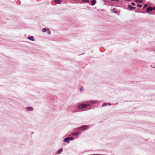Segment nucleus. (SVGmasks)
I'll list each match as a JSON object with an SVG mask.
<instances>
[{
	"label": "nucleus",
	"mask_w": 155,
	"mask_h": 155,
	"mask_svg": "<svg viewBox=\"0 0 155 155\" xmlns=\"http://www.w3.org/2000/svg\"><path fill=\"white\" fill-rule=\"evenodd\" d=\"M62 151V149H60L59 150L56 152V153L58 154H60Z\"/></svg>",
	"instance_id": "obj_7"
},
{
	"label": "nucleus",
	"mask_w": 155,
	"mask_h": 155,
	"mask_svg": "<svg viewBox=\"0 0 155 155\" xmlns=\"http://www.w3.org/2000/svg\"><path fill=\"white\" fill-rule=\"evenodd\" d=\"M90 106L89 104H82L78 105V107L80 109H82L84 108Z\"/></svg>",
	"instance_id": "obj_1"
},
{
	"label": "nucleus",
	"mask_w": 155,
	"mask_h": 155,
	"mask_svg": "<svg viewBox=\"0 0 155 155\" xmlns=\"http://www.w3.org/2000/svg\"><path fill=\"white\" fill-rule=\"evenodd\" d=\"M84 90V89L82 87H81L80 89V91L81 92H82Z\"/></svg>",
	"instance_id": "obj_14"
},
{
	"label": "nucleus",
	"mask_w": 155,
	"mask_h": 155,
	"mask_svg": "<svg viewBox=\"0 0 155 155\" xmlns=\"http://www.w3.org/2000/svg\"><path fill=\"white\" fill-rule=\"evenodd\" d=\"M46 31H47V30L46 28H44L42 29V31L44 32H46Z\"/></svg>",
	"instance_id": "obj_17"
},
{
	"label": "nucleus",
	"mask_w": 155,
	"mask_h": 155,
	"mask_svg": "<svg viewBox=\"0 0 155 155\" xmlns=\"http://www.w3.org/2000/svg\"><path fill=\"white\" fill-rule=\"evenodd\" d=\"M114 9H113V12L115 13H117V11H114Z\"/></svg>",
	"instance_id": "obj_22"
},
{
	"label": "nucleus",
	"mask_w": 155,
	"mask_h": 155,
	"mask_svg": "<svg viewBox=\"0 0 155 155\" xmlns=\"http://www.w3.org/2000/svg\"><path fill=\"white\" fill-rule=\"evenodd\" d=\"M127 8L128 9H129L130 10H131L133 9H135V7H132L131 5H129L127 6Z\"/></svg>",
	"instance_id": "obj_6"
},
{
	"label": "nucleus",
	"mask_w": 155,
	"mask_h": 155,
	"mask_svg": "<svg viewBox=\"0 0 155 155\" xmlns=\"http://www.w3.org/2000/svg\"><path fill=\"white\" fill-rule=\"evenodd\" d=\"M55 2L58 4H60L61 2V1L59 0H54Z\"/></svg>",
	"instance_id": "obj_12"
},
{
	"label": "nucleus",
	"mask_w": 155,
	"mask_h": 155,
	"mask_svg": "<svg viewBox=\"0 0 155 155\" xmlns=\"http://www.w3.org/2000/svg\"><path fill=\"white\" fill-rule=\"evenodd\" d=\"M28 38L29 40H30L32 41H34V40L33 37L32 36L30 37H28Z\"/></svg>",
	"instance_id": "obj_9"
},
{
	"label": "nucleus",
	"mask_w": 155,
	"mask_h": 155,
	"mask_svg": "<svg viewBox=\"0 0 155 155\" xmlns=\"http://www.w3.org/2000/svg\"><path fill=\"white\" fill-rule=\"evenodd\" d=\"M141 12L142 13H145V12H143V11H141Z\"/></svg>",
	"instance_id": "obj_27"
},
{
	"label": "nucleus",
	"mask_w": 155,
	"mask_h": 155,
	"mask_svg": "<svg viewBox=\"0 0 155 155\" xmlns=\"http://www.w3.org/2000/svg\"><path fill=\"white\" fill-rule=\"evenodd\" d=\"M137 6L139 8H140L142 7V5H141L138 4L137 5Z\"/></svg>",
	"instance_id": "obj_20"
},
{
	"label": "nucleus",
	"mask_w": 155,
	"mask_h": 155,
	"mask_svg": "<svg viewBox=\"0 0 155 155\" xmlns=\"http://www.w3.org/2000/svg\"><path fill=\"white\" fill-rule=\"evenodd\" d=\"M152 10V8L151 7H150L147 8L146 10V12L147 13H148L149 12L151 11Z\"/></svg>",
	"instance_id": "obj_5"
},
{
	"label": "nucleus",
	"mask_w": 155,
	"mask_h": 155,
	"mask_svg": "<svg viewBox=\"0 0 155 155\" xmlns=\"http://www.w3.org/2000/svg\"><path fill=\"white\" fill-rule=\"evenodd\" d=\"M82 2H88V0H82Z\"/></svg>",
	"instance_id": "obj_19"
},
{
	"label": "nucleus",
	"mask_w": 155,
	"mask_h": 155,
	"mask_svg": "<svg viewBox=\"0 0 155 155\" xmlns=\"http://www.w3.org/2000/svg\"><path fill=\"white\" fill-rule=\"evenodd\" d=\"M81 133V132H75L72 133V135L75 136H77L79 135Z\"/></svg>",
	"instance_id": "obj_3"
},
{
	"label": "nucleus",
	"mask_w": 155,
	"mask_h": 155,
	"mask_svg": "<svg viewBox=\"0 0 155 155\" xmlns=\"http://www.w3.org/2000/svg\"><path fill=\"white\" fill-rule=\"evenodd\" d=\"M147 6V4H145L143 6V9H144Z\"/></svg>",
	"instance_id": "obj_16"
},
{
	"label": "nucleus",
	"mask_w": 155,
	"mask_h": 155,
	"mask_svg": "<svg viewBox=\"0 0 155 155\" xmlns=\"http://www.w3.org/2000/svg\"><path fill=\"white\" fill-rule=\"evenodd\" d=\"M70 139L71 140H73V138L72 137H70Z\"/></svg>",
	"instance_id": "obj_25"
},
{
	"label": "nucleus",
	"mask_w": 155,
	"mask_h": 155,
	"mask_svg": "<svg viewBox=\"0 0 155 155\" xmlns=\"http://www.w3.org/2000/svg\"><path fill=\"white\" fill-rule=\"evenodd\" d=\"M152 8V10H155V7H153V8Z\"/></svg>",
	"instance_id": "obj_26"
},
{
	"label": "nucleus",
	"mask_w": 155,
	"mask_h": 155,
	"mask_svg": "<svg viewBox=\"0 0 155 155\" xmlns=\"http://www.w3.org/2000/svg\"><path fill=\"white\" fill-rule=\"evenodd\" d=\"M108 104V105H111V104L110 103H109Z\"/></svg>",
	"instance_id": "obj_28"
},
{
	"label": "nucleus",
	"mask_w": 155,
	"mask_h": 155,
	"mask_svg": "<svg viewBox=\"0 0 155 155\" xmlns=\"http://www.w3.org/2000/svg\"><path fill=\"white\" fill-rule=\"evenodd\" d=\"M112 1V0H105V2L109 3Z\"/></svg>",
	"instance_id": "obj_15"
},
{
	"label": "nucleus",
	"mask_w": 155,
	"mask_h": 155,
	"mask_svg": "<svg viewBox=\"0 0 155 155\" xmlns=\"http://www.w3.org/2000/svg\"><path fill=\"white\" fill-rule=\"evenodd\" d=\"M135 1L136 2L139 3H141L143 2L142 0H135Z\"/></svg>",
	"instance_id": "obj_10"
},
{
	"label": "nucleus",
	"mask_w": 155,
	"mask_h": 155,
	"mask_svg": "<svg viewBox=\"0 0 155 155\" xmlns=\"http://www.w3.org/2000/svg\"><path fill=\"white\" fill-rule=\"evenodd\" d=\"M112 1L118 2L119 1V0H112Z\"/></svg>",
	"instance_id": "obj_23"
},
{
	"label": "nucleus",
	"mask_w": 155,
	"mask_h": 155,
	"mask_svg": "<svg viewBox=\"0 0 155 155\" xmlns=\"http://www.w3.org/2000/svg\"><path fill=\"white\" fill-rule=\"evenodd\" d=\"M88 128V126L87 125L82 126L79 128H77L76 129V130H78L79 129L81 130H86Z\"/></svg>",
	"instance_id": "obj_2"
},
{
	"label": "nucleus",
	"mask_w": 155,
	"mask_h": 155,
	"mask_svg": "<svg viewBox=\"0 0 155 155\" xmlns=\"http://www.w3.org/2000/svg\"><path fill=\"white\" fill-rule=\"evenodd\" d=\"M69 138L68 137H67V138H66L63 141L64 142H66L67 143H69Z\"/></svg>",
	"instance_id": "obj_8"
},
{
	"label": "nucleus",
	"mask_w": 155,
	"mask_h": 155,
	"mask_svg": "<svg viewBox=\"0 0 155 155\" xmlns=\"http://www.w3.org/2000/svg\"><path fill=\"white\" fill-rule=\"evenodd\" d=\"M96 2V1L94 0H93V1H92L91 2V5H94L95 4V3Z\"/></svg>",
	"instance_id": "obj_13"
},
{
	"label": "nucleus",
	"mask_w": 155,
	"mask_h": 155,
	"mask_svg": "<svg viewBox=\"0 0 155 155\" xmlns=\"http://www.w3.org/2000/svg\"><path fill=\"white\" fill-rule=\"evenodd\" d=\"M33 107H28L26 108V110L28 111H31L33 110Z\"/></svg>",
	"instance_id": "obj_4"
},
{
	"label": "nucleus",
	"mask_w": 155,
	"mask_h": 155,
	"mask_svg": "<svg viewBox=\"0 0 155 155\" xmlns=\"http://www.w3.org/2000/svg\"><path fill=\"white\" fill-rule=\"evenodd\" d=\"M51 33V31H48V34H50Z\"/></svg>",
	"instance_id": "obj_24"
},
{
	"label": "nucleus",
	"mask_w": 155,
	"mask_h": 155,
	"mask_svg": "<svg viewBox=\"0 0 155 155\" xmlns=\"http://www.w3.org/2000/svg\"><path fill=\"white\" fill-rule=\"evenodd\" d=\"M97 101H89V102L90 104H95L97 103Z\"/></svg>",
	"instance_id": "obj_11"
},
{
	"label": "nucleus",
	"mask_w": 155,
	"mask_h": 155,
	"mask_svg": "<svg viewBox=\"0 0 155 155\" xmlns=\"http://www.w3.org/2000/svg\"><path fill=\"white\" fill-rule=\"evenodd\" d=\"M131 5L133 6H134L135 5V4L134 2H132L131 3Z\"/></svg>",
	"instance_id": "obj_21"
},
{
	"label": "nucleus",
	"mask_w": 155,
	"mask_h": 155,
	"mask_svg": "<svg viewBox=\"0 0 155 155\" xmlns=\"http://www.w3.org/2000/svg\"><path fill=\"white\" fill-rule=\"evenodd\" d=\"M107 105V103H104V104H103L102 106L103 107H104V106H105Z\"/></svg>",
	"instance_id": "obj_18"
}]
</instances>
